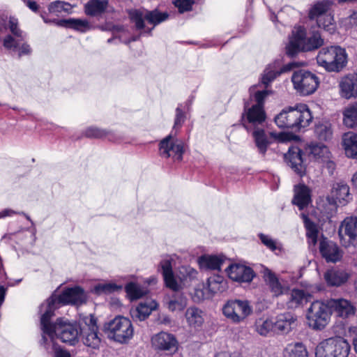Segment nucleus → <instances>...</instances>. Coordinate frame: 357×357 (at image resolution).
Returning <instances> with one entry per match:
<instances>
[{"instance_id":"26","label":"nucleus","mask_w":357,"mask_h":357,"mask_svg":"<svg viewBox=\"0 0 357 357\" xmlns=\"http://www.w3.org/2000/svg\"><path fill=\"white\" fill-rule=\"evenodd\" d=\"M339 86L342 97L346 99L357 97V73L349 74L342 77Z\"/></svg>"},{"instance_id":"42","label":"nucleus","mask_w":357,"mask_h":357,"mask_svg":"<svg viewBox=\"0 0 357 357\" xmlns=\"http://www.w3.org/2000/svg\"><path fill=\"white\" fill-rule=\"evenodd\" d=\"M57 24L59 25H64L68 28H71L80 32H86L91 29V25L86 20L69 19L67 20L59 21Z\"/></svg>"},{"instance_id":"24","label":"nucleus","mask_w":357,"mask_h":357,"mask_svg":"<svg viewBox=\"0 0 357 357\" xmlns=\"http://www.w3.org/2000/svg\"><path fill=\"white\" fill-rule=\"evenodd\" d=\"M319 251L327 262L335 263L341 260L343 256L342 250L333 241L323 239L319 243Z\"/></svg>"},{"instance_id":"50","label":"nucleus","mask_w":357,"mask_h":357,"mask_svg":"<svg viewBox=\"0 0 357 357\" xmlns=\"http://www.w3.org/2000/svg\"><path fill=\"white\" fill-rule=\"evenodd\" d=\"M186 305L187 299L182 296L174 298L167 303V307L172 312L182 311Z\"/></svg>"},{"instance_id":"54","label":"nucleus","mask_w":357,"mask_h":357,"mask_svg":"<svg viewBox=\"0 0 357 357\" xmlns=\"http://www.w3.org/2000/svg\"><path fill=\"white\" fill-rule=\"evenodd\" d=\"M102 30H109L113 32L114 34H117L120 32L125 31V27L119 25L107 24L105 27H102Z\"/></svg>"},{"instance_id":"21","label":"nucleus","mask_w":357,"mask_h":357,"mask_svg":"<svg viewBox=\"0 0 357 357\" xmlns=\"http://www.w3.org/2000/svg\"><path fill=\"white\" fill-rule=\"evenodd\" d=\"M153 349L158 351H175L178 347V342L175 336L167 332H160L151 338Z\"/></svg>"},{"instance_id":"49","label":"nucleus","mask_w":357,"mask_h":357,"mask_svg":"<svg viewBox=\"0 0 357 357\" xmlns=\"http://www.w3.org/2000/svg\"><path fill=\"white\" fill-rule=\"evenodd\" d=\"M84 135L90 138H104L108 137L109 140H112V137L109 132L96 127H89L86 129Z\"/></svg>"},{"instance_id":"1","label":"nucleus","mask_w":357,"mask_h":357,"mask_svg":"<svg viewBox=\"0 0 357 357\" xmlns=\"http://www.w3.org/2000/svg\"><path fill=\"white\" fill-rule=\"evenodd\" d=\"M40 317V328L43 331L42 340L46 346L47 344V335L53 343L54 336L65 343L70 345H75L78 342L79 335L80 333V326L75 323H70L63 318L57 319L54 324L50 322L51 318L54 315V312L47 314L45 322H43V313Z\"/></svg>"},{"instance_id":"4","label":"nucleus","mask_w":357,"mask_h":357,"mask_svg":"<svg viewBox=\"0 0 357 357\" xmlns=\"http://www.w3.org/2000/svg\"><path fill=\"white\" fill-rule=\"evenodd\" d=\"M86 296L79 287L68 288L58 295L53 294L46 302L40 306V313H43V322L48 314L54 311L63 305H80L86 301Z\"/></svg>"},{"instance_id":"47","label":"nucleus","mask_w":357,"mask_h":357,"mask_svg":"<svg viewBox=\"0 0 357 357\" xmlns=\"http://www.w3.org/2000/svg\"><path fill=\"white\" fill-rule=\"evenodd\" d=\"M125 289L128 298L132 301L139 299L146 294V291L141 286L134 282L126 284Z\"/></svg>"},{"instance_id":"57","label":"nucleus","mask_w":357,"mask_h":357,"mask_svg":"<svg viewBox=\"0 0 357 357\" xmlns=\"http://www.w3.org/2000/svg\"><path fill=\"white\" fill-rule=\"evenodd\" d=\"M18 49V54L19 56L22 55L29 54L31 52V47L26 43H22L21 47L20 45L17 47L16 50ZM15 51V50H14Z\"/></svg>"},{"instance_id":"18","label":"nucleus","mask_w":357,"mask_h":357,"mask_svg":"<svg viewBox=\"0 0 357 357\" xmlns=\"http://www.w3.org/2000/svg\"><path fill=\"white\" fill-rule=\"evenodd\" d=\"M338 234L342 244L345 247L357 243V218H346L341 223Z\"/></svg>"},{"instance_id":"11","label":"nucleus","mask_w":357,"mask_h":357,"mask_svg":"<svg viewBox=\"0 0 357 357\" xmlns=\"http://www.w3.org/2000/svg\"><path fill=\"white\" fill-rule=\"evenodd\" d=\"M294 89L301 96L312 94L319 86L318 77L311 72L298 70L291 76Z\"/></svg>"},{"instance_id":"45","label":"nucleus","mask_w":357,"mask_h":357,"mask_svg":"<svg viewBox=\"0 0 357 357\" xmlns=\"http://www.w3.org/2000/svg\"><path fill=\"white\" fill-rule=\"evenodd\" d=\"M121 289V286L113 282L98 283L93 287L92 291L97 294H109Z\"/></svg>"},{"instance_id":"32","label":"nucleus","mask_w":357,"mask_h":357,"mask_svg":"<svg viewBox=\"0 0 357 357\" xmlns=\"http://www.w3.org/2000/svg\"><path fill=\"white\" fill-rule=\"evenodd\" d=\"M311 201L310 190L304 184H298L294 187V197L292 203L300 210L306 207Z\"/></svg>"},{"instance_id":"38","label":"nucleus","mask_w":357,"mask_h":357,"mask_svg":"<svg viewBox=\"0 0 357 357\" xmlns=\"http://www.w3.org/2000/svg\"><path fill=\"white\" fill-rule=\"evenodd\" d=\"M255 328L256 332L261 336L266 337L276 333L273 319L259 318L256 320Z\"/></svg>"},{"instance_id":"7","label":"nucleus","mask_w":357,"mask_h":357,"mask_svg":"<svg viewBox=\"0 0 357 357\" xmlns=\"http://www.w3.org/2000/svg\"><path fill=\"white\" fill-rule=\"evenodd\" d=\"M317 61L327 71L338 72L345 66L347 54L346 50L340 46L323 47L317 56Z\"/></svg>"},{"instance_id":"29","label":"nucleus","mask_w":357,"mask_h":357,"mask_svg":"<svg viewBox=\"0 0 357 357\" xmlns=\"http://www.w3.org/2000/svg\"><path fill=\"white\" fill-rule=\"evenodd\" d=\"M349 278L347 272L336 268L328 269L324 274V279L328 287H340L346 283Z\"/></svg>"},{"instance_id":"30","label":"nucleus","mask_w":357,"mask_h":357,"mask_svg":"<svg viewBox=\"0 0 357 357\" xmlns=\"http://www.w3.org/2000/svg\"><path fill=\"white\" fill-rule=\"evenodd\" d=\"M263 278L269 290L274 296L282 295L286 289L280 282L279 278L270 269L265 268L263 271Z\"/></svg>"},{"instance_id":"27","label":"nucleus","mask_w":357,"mask_h":357,"mask_svg":"<svg viewBox=\"0 0 357 357\" xmlns=\"http://www.w3.org/2000/svg\"><path fill=\"white\" fill-rule=\"evenodd\" d=\"M273 320L276 333L286 335L290 333L295 326L296 317L287 312L278 315Z\"/></svg>"},{"instance_id":"48","label":"nucleus","mask_w":357,"mask_h":357,"mask_svg":"<svg viewBox=\"0 0 357 357\" xmlns=\"http://www.w3.org/2000/svg\"><path fill=\"white\" fill-rule=\"evenodd\" d=\"M72 9L70 3L61 1L52 2L48 6L50 13L59 15L63 13H69Z\"/></svg>"},{"instance_id":"33","label":"nucleus","mask_w":357,"mask_h":357,"mask_svg":"<svg viewBox=\"0 0 357 357\" xmlns=\"http://www.w3.org/2000/svg\"><path fill=\"white\" fill-rule=\"evenodd\" d=\"M331 194L332 199L335 202L343 205L347 204L351 199L349 187L343 182L333 184Z\"/></svg>"},{"instance_id":"62","label":"nucleus","mask_w":357,"mask_h":357,"mask_svg":"<svg viewBox=\"0 0 357 357\" xmlns=\"http://www.w3.org/2000/svg\"><path fill=\"white\" fill-rule=\"evenodd\" d=\"M269 135L271 137L273 138L274 139H277L280 142H282L284 139L283 135L282 133L277 134L275 132H270Z\"/></svg>"},{"instance_id":"41","label":"nucleus","mask_w":357,"mask_h":357,"mask_svg":"<svg viewBox=\"0 0 357 357\" xmlns=\"http://www.w3.org/2000/svg\"><path fill=\"white\" fill-rule=\"evenodd\" d=\"M305 227L306 229V236L310 245H315L318 238V227L312 222L305 215L303 214Z\"/></svg>"},{"instance_id":"55","label":"nucleus","mask_w":357,"mask_h":357,"mask_svg":"<svg viewBox=\"0 0 357 357\" xmlns=\"http://www.w3.org/2000/svg\"><path fill=\"white\" fill-rule=\"evenodd\" d=\"M24 5L27 6L31 11L38 13L39 11V6L36 1L33 0H22Z\"/></svg>"},{"instance_id":"2","label":"nucleus","mask_w":357,"mask_h":357,"mask_svg":"<svg viewBox=\"0 0 357 357\" xmlns=\"http://www.w3.org/2000/svg\"><path fill=\"white\" fill-rule=\"evenodd\" d=\"M312 121V115L305 104H296L282 110L275 117L276 125L281 128L299 131L307 127Z\"/></svg>"},{"instance_id":"14","label":"nucleus","mask_w":357,"mask_h":357,"mask_svg":"<svg viewBox=\"0 0 357 357\" xmlns=\"http://www.w3.org/2000/svg\"><path fill=\"white\" fill-rule=\"evenodd\" d=\"M173 131L162 139L159 144V151L162 157L172 158L174 161H181L185 152V144L182 139L176 137Z\"/></svg>"},{"instance_id":"63","label":"nucleus","mask_w":357,"mask_h":357,"mask_svg":"<svg viewBox=\"0 0 357 357\" xmlns=\"http://www.w3.org/2000/svg\"><path fill=\"white\" fill-rule=\"evenodd\" d=\"M339 4H350V3H357V0H336Z\"/></svg>"},{"instance_id":"31","label":"nucleus","mask_w":357,"mask_h":357,"mask_svg":"<svg viewBox=\"0 0 357 357\" xmlns=\"http://www.w3.org/2000/svg\"><path fill=\"white\" fill-rule=\"evenodd\" d=\"M224 261L225 257L222 255H204L197 259L199 268L205 271H220Z\"/></svg>"},{"instance_id":"16","label":"nucleus","mask_w":357,"mask_h":357,"mask_svg":"<svg viewBox=\"0 0 357 357\" xmlns=\"http://www.w3.org/2000/svg\"><path fill=\"white\" fill-rule=\"evenodd\" d=\"M130 17L137 29H142L144 27V20L155 26L165 21L168 18V14L157 10L152 11L135 10L130 12Z\"/></svg>"},{"instance_id":"28","label":"nucleus","mask_w":357,"mask_h":357,"mask_svg":"<svg viewBox=\"0 0 357 357\" xmlns=\"http://www.w3.org/2000/svg\"><path fill=\"white\" fill-rule=\"evenodd\" d=\"M158 305L157 302L153 299L142 301L135 309L131 310V316L134 320L144 321L157 309Z\"/></svg>"},{"instance_id":"51","label":"nucleus","mask_w":357,"mask_h":357,"mask_svg":"<svg viewBox=\"0 0 357 357\" xmlns=\"http://www.w3.org/2000/svg\"><path fill=\"white\" fill-rule=\"evenodd\" d=\"M185 120V107L182 105H179L176 109V115L172 131L174 132L175 130V132L176 133V130L179 129L182 126Z\"/></svg>"},{"instance_id":"15","label":"nucleus","mask_w":357,"mask_h":357,"mask_svg":"<svg viewBox=\"0 0 357 357\" xmlns=\"http://www.w3.org/2000/svg\"><path fill=\"white\" fill-rule=\"evenodd\" d=\"M82 342L88 347L98 349L101 344L98 335V328L95 317L90 314L85 317L80 324V333Z\"/></svg>"},{"instance_id":"34","label":"nucleus","mask_w":357,"mask_h":357,"mask_svg":"<svg viewBox=\"0 0 357 357\" xmlns=\"http://www.w3.org/2000/svg\"><path fill=\"white\" fill-rule=\"evenodd\" d=\"M264 127V126H259L252 128L253 130L252 136L254 137L256 146L257 147L259 152L262 155H265L268 146L271 144V141L269 140L268 135L266 134Z\"/></svg>"},{"instance_id":"23","label":"nucleus","mask_w":357,"mask_h":357,"mask_svg":"<svg viewBox=\"0 0 357 357\" xmlns=\"http://www.w3.org/2000/svg\"><path fill=\"white\" fill-rule=\"evenodd\" d=\"M229 278L238 282H250L255 277L253 270L245 265L233 264L226 269Z\"/></svg>"},{"instance_id":"25","label":"nucleus","mask_w":357,"mask_h":357,"mask_svg":"<svg viewBox=\"0 0 357 357\" xmlns=\"http://www.w3.org/2000/svg\"><path fill=\"white\" fill-rule=\"evenodd\" d=\"M284 158L291 168L299 176H303L305 173V166L303 164L302 151L297 146H291L284 155Z\"/></svg>"},{"instance_id":"9","label":"nucleus","mask_w":357,"mask_h":357,"mask_svg":"<svg viewBox=\"0 0 357 357\" xmlns=\"http://www.w3.org/2000/svg\"><path fill=\"white\" fill-rule=\"evenodd\" d=\"M105 331L107 337L119 343H126L134 334L131 321L123 316H117L105 324Z\"/></svg>"},{"instance_id":"46","label":"nucleus","mask_w":357,"mask_h":357,"mask_svg":"<svg viewBox=\"0 0 357 357\" xmlns=\"http://www.w3.org/2000/svg\"><path fill=\"white\" fill-rule=\"evenodd\" d=\"M315 134L320 140L328 141L332 138L331 126L328 123L318 124L315 128Z\"/></svg>"},{"instance_id":"3","label":"nucleus","mask_w":357,"mask_h":357,"mask_svg":"<svg viewBox=\"0 0 357 357\" xmlns=\"http://www.w3.org/2000/svg\"><path fill=\"white\" fill-rule=\"evenodd\" d=\"M257 85H253L250 88V100H254L255 104L250 107L245 105L243 114V120L249 123L248 126H244L247 130L264 126L266 118L264 104L271 91L266 89L257 90Z\"/></svg>"},{"instance_id":"40","label":"nucleus","mask_w":357,"mask_h":357,"mask_svg":"<svg viewBox=\"0 0 357 357\" xmlns=\"http://www.w3.org/2000/svg\"><path fill=\"white\" fill-rule=\"evenodd\" d=\"M185 318L189 325L195 328L201 326L204 322L202 311L195 307L187 309Z\"/></svg>"},{"instance_id":"6","label":"nucleus","mask_w":357,"mask_h":357,"mask_svg":"<svg viewBox=\"0 0 357 357\" xmlns=\"http://www.w3.org/2000/svg\"><path fill=\"white\" fill-rule=\"evenodd\" d=\"M162 275L166 286L173 291H178L181 288V284H185L197 277V271L189 266H183L179 268L176 277L173 273L172 263L165 259L160 262Z\"/></svg>"},{"instance_id":"8","label":"nucleus","mask_w":357,"mask_h":357,"mask_svg":"<svg viewBox=\"0 0 357 357\" xmlns=\"http://www.w3.org/2000/svg\"><path fill=\"white\" fill-rule=\"evenodd\" d=\"M331 311L328 301H313L306 311V319L310 328L315 331L324 329L331 320Z\"/></svg>"},{"instance_id":"5","label":"nucleus","mask_w":357,"mask_h":357,"mask_svg":"<svg viewBox=\"0 0 357 357\" xmlns=\"http://www.w3.org/2000/svg\"><path fill=\"white\" fill-rule=\"evenodd\" d=\"M305 35V31L301 26L292 31L289 42L286 47V52L289 56H294L300 51H311L317 49L324 44V40L319 32H313L307 38Z\"/></svg>"},{"instance_id":"19","label":"nucleus","mask_w":357,"mask_h":357,"mask_svg":"<svg viewBox=\"0 0 357 357\" xmlns=\"http://www.w3.org/2000/svg\"><path fill=\"white\" fill-rule=\"evenodd\" d=\"M297 66L298 63L290 62L281 67L280 61H275L266 66L262 74L261 82L265 86H267L278 76L289 72Z\"/></svg>"},{"instance_id":"22","label":"nucleus","mask_w":357,"mask_h":357,"mask_svg":"<svg viewBox=\"0 0 357 357\" xmlns=\"http://www.w3.org/2000/svg\"><path fill=\"white\" fill-rule=\"evenodd\" d=\"M331 314L334 313L337 317L347 319L354 316L356 308L349 300L344 298H336L328 300Z\"/></svg>"},{"instance_id":"17","label":"nucleus","mask_w":357,"mask_h":357,"mask_svg":"<svg viewBox=\"0 0 357 357\" xmlns=\"http://www.w3.org/2000/svg\"><path fill=\"white\" fill-rule=\"evenodd\" d=\"M227 288V283L223 277L213 275L209 277L204 284V290L196 289L195 295L198 301L209 298L216 294L223 292Z\"/></svg>"},{"instance_id":"64","label":"nucleus","mask_w":357,"mask_h":357,"mask_svg":"<svg viewBox=\"0 0 357 357\" xmlns=\"http://www.w3.org/2000/svg\"><path fill=\"white\" fill-rule=\"evenodd\" d=\"M352 183L356 188H357V172L353 175Z\"/></svg>"},{"instance_id":"43","label":"nucleus","mask_w":357,"mask_h":357,"mask_svg":"<svg viewBox=\"0 0 357 357\" xmlns=\"http://www.w3.org/2000/svg\"><path fill=\"white\" fill-rule=\"evenodd\" d=\"M343 122L348 128L357 126V102L348 106L343 112Z\"/></svg>"},{"instance_id":"39","label":"nucleus","mask_w":357,"mask_h":357,"mask_svg":"<svg viewBox=\"0 0 357 357\" xmlns=\"http://www.w3.org/2000/svg\"><path fill=\"white\" fill-rule=\"evenodd\" d=\"M107 4V0H90L85 5V12L88 15H99L106 10Z\"/></svg>"},{"instance_id":"60","label":"nucleus","mask_w":357,"mask_h":357,"mask_svg":"<svg viewBox=\"0 0 357 357\" xmlns=\"http://www.w3.org/2000/svg\"><path fill=\"white\" fill-rule=\"evenodd\" d=\"M323 164H325L326 167L329 169L330 172H333V171L335 169V163L331 160L330 158H328L326 161H322Z\"/></svg>"},{"instance_id":"44","label":"nucleus","mask_w":357,"mask_h":357,"mask_svg":"<svg viewBox=\"0 0 357 357\" xmlns=\"http://www.w3.org/2000/svg\"><path fill=\"white\" fill-rule=\"evenodd\" d=\"M307 301V294L303 290L294 289L290 294L289 299V307L291 308H296L303 304L304 301Z\"/></svg>"},{"instance_id":"56","label":"nucleus","mask_w":357,"mask_h":357,"mask_svg":"<svg viewBox=\"0 0 357 357\" xmlns=\"http://www.w3.org/2000/svg\"><path fill=\"white\" fill-rule=\"evenodd\" d=\"M52 349L54 350L55 357H70L68 351L57 347L54 342L52 344Z\"/></svg>"},{"instance_id":"12","label":"nucleus","mask_w":357,"mask_h":357,"mask_svg":"<svg viewBox=\"0 0 357 357\" xmlns=\"http://www.w3.org/2000/svg\"><path fill=\"white\" fill-rule=\"evenodd\" d=\"M223 314L234 323H241L252 313V307L247 300H230L222 307Z\"/></svg>"},{"instance_id":"53","label":"nucleus","mask_w":357,"mask_h":357,"mask_svg":"<svg viewBox=\"0 0 357 357\" xmlns=\"http://www.w3.org/2000/svg\"><path fill=\"white\" fill-rule=\"evenodd\" d=\"M174 3L180 13H184L192 9L194 1L192 0H175Z\"/></svg>"},{"instance_id":"52","label":"nucleus","mask_w":357,"mask_h":357,"mask_svg":"<svg viewBox=\"0 0 357 357\" xmlns=\"http://www.w3.org/2000/svg\"><path fill=\"white\" fill-rule=\"evenodd\" d=\"M259 238L261 243L271 250L275 251L280 248V245L278 243V242L268 235L261 233L259 234Z\"/></svg>"},{"instance_id":"35","label":"nucleus","mask_w":357,"mask_h":357,"mask_svg":"<svg viewBox=\"0 0 357 357\" xmlns=\"http://www.w3.org/2000/svg\"><path fill=\"white\" fill-rule=\"evenodd\" d=\"M342 146L347 157L357 160V134H344L342 137Z\"/></svg>"},{"instance_id":"58","label":"nucleus","mask_w":357,"mask_h":357,"mask_svg":"<svg viewBox=\"0 0 357 357\" xmlns=\"http://www.w3.org/2000/svg\"><path fill=\"white\" fill-rule=\"evenodd\" d=\"M346 20L350 26L357 28V10L353 12Z\"/></svg>"},{"instance_id":"61","label":"nucleus","mask_w":357,"mask_h":357,"mask_svg":"<svg viewBox=\"0 0 357 357\" xmlns=\"http://www.w3.org/2000/svg\"><path fill=\"white\" fill-rule=\"evenodd\" d=\"M17 213V212L11 210V209H5L0 212V218H4L6 216H11L14 214Z\"/></svg>"},{"instance_id":"10","label":"nucleus","mask_w":357,"mask_h":357,"mask_svg":"<svg viewBox=\"0 0 357 357\" xmlns=\"http://www.w3.org/2000/svg\"><path fill=\"white\" fill-rule=\"evenodd\" d=\"M350 344L341 337L326 339L317 346L316 357H348Z\"/></svg>"},{"instance_id":"37","label":"nucleus","mask_w":357,"mask_h":357,"mask_svg":"<svg viewBox=\"0 0 357 357\" xmlns=\"http://www.w3.org/2000/svg\"><path fill=\"white\" fill-rule=\"evenodd\" d=\"M309 153L319 162L327 160L331 155L328 148L324 144L319 143H312L310 144Z\"/></svg>"},{"instance_id":"20","label":"nucleus","mask_w":357,"mask_h":357,"mask_svg":"<svg viewBox=\"0 0 357 357\" xmlns=\"http://www.w3.org/2000/svg\"><path fill=\"white\" fill-rule=\"evenodd\" d=\"M7 26L12 35L5 37L3 46L8 50H16L26 38V33L19 28L18 20L14 17H9Z\"/></svg>"},{"instance_id":"36","label":"nucleus","mask_w":357,"mask_h":357,"mask_svg":"<svg viewBox=\"0 0 357 357\" xmlns=\"http://www.w3.org/2000/svg\"><path fill=\"white\" fill-rule=\"evenodd\" d=\"M283 357H308L306 347L299 342L289 343L282 351Z\"/></svg>"},{"instance_id":"59","label":"nucleus","mask_w":357,"mask_h":357,"mask_svg":"<svg viewBox=\"0 0 357 357\" xmlns=\"http://www.w3.org/2000/svg\"><path fill=\"white\" fill-rule=\"evenodd\" d=\"M349 333L353 337V344L354 349L357 353V326H351L349 329Z\"/></svg>"},{"instance_id":"13","label":"nucleus","mask_w":357,"mask_h":357,"mask_svg":"<svg viewBox=\"0 0 357 357\" xmlns=\"http://www.w3.org/2000/svg\"><path fill=\"white\" fill-rule=\"evenodd\" d=\"M332 3L329 1H323L315 4L309 13V17L316 19L319 27L332 33L335 31L336 26L333 16L327 13Z\"/></svg>"}]
</instances>
